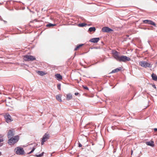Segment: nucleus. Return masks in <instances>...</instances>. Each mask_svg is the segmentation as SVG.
<instances>
[{
  "instance_id": "obj_32",
  "label": "nucleus",
  "mask_w": 157,
  "mask_h": 157,
  "mask_svg": "<svg viewBox=\"0 0 157 157\" xmlns=\"http://www.w3.org/2000/svg\"><path fill=\"white\" fill-rule=\"evenodd\" d=\"M153 87L154 88H156V86H155V85H153Z\"/></svg>"
},
{
  "instance_id": "obj_14",
  "label": "nucleus",
  "mask_w": 157,
  "mask_h": 157,
  "mask_svg": "<svg viewBox=\"0 0 157 157\" xmlns=\"http://www.w3.org/2000/svg\"><path fill=\"white\" fill-rule=\"evenodd\" d=\"M72 98V95L70 94H68L66 95V99L67 100H69Z\"/></svg>"
},
{
  "instance_id": "obj_17",
  "label": "nucleus",
  "mask_w": 157,
  "mask_h": 157,
  "mask_svg": "<svg viewBox=\"0 0 157 157\" xmlns=\"http://www.w3.org/2000/svg\"><path fill=\"white\" fill-rule=\"evenodd\" d=\"M151 77L153 80L155 81L157 80V76L155 74L153 73L151 75Z\"/></svg>"
},
{
  "instance_id": "obj_23",
  "label": "nucleus",
  "mask_w": 157,
  "mask_h": 157,
  "mask_svg": "<svg viewBox=\"0 0 157 157\" xmlns=\"http://www.w3.org/2000/svg\"><path fill=\"white\" fill-rule=\"evenodd\" d=\"M44 152H43L41 154H40L39 155H35V156L36 157H41L43 155Z\"/></svg>"
},
{
  "instance_id": "obj_26",
  "label": "nucleus",
  "mask_w": 157,
  "mask_h": 157,
  "mask_svg": "<svg viewBox=\"0 0 157 157\" xmlns=\"http://www.w3.org/2000/svg\"><path fill=\"white\" fill-rule=\"evenodd\" d=\"M57 88L59 90H61V84H58L57 85Z\"/></svg>"
},
{
  "instance_id": "obj_22",
  "label": "nucleus",
  "mask_w": 157,
  "mask_h": 157,
  "mask_svg": "<svg viewBox=\"0 0 157 157\" xmlns=\"http://www.w3.org/2000/svg\"><path fill=\"white\" fill-rule=\"evenodd\" d=\"M56 25V24H52V23H49L46 25V26L47 27H52V26H54Z\"/></svg>"
},
{
  "instance_id": "obj_16",
  "label": "nucleus",
  "mask_w": 157,
  "mask_h": 157,
  "mask_svg": "<svg viewBox=\"0 0 157 157\" xmlns=\"http://www.w3.org/2000/svg\"><path fill=\"white\" fill-rule=\"evenodd\" d=\"M146 144L152 147H153L154 146L153 142L152 141L147 142H146Z\"/></svg>"
},
{
  "instance_id": "obj_19",
  "label": "nucleus",
  "mask_w": 157,
  "mask_h": 157,
  "mask_svg": "<svg viewBox=\"0 0 157 157\" xmlns=\"http://www.w3.org/2000/svg\"><path fill=\"white\" fill-rule=\"evenodd\" d=\"M95 30L96 29L94 27H90L89 29V31L90 32H95Z\"/></svg>"
},
{
  "instance_id": "obj_27",
  "label": "nucleus",
  "mask_w": 157,
  "mask_h": 157,
  "mask_svg": "<svg viewBox=\"0 0 157 157\" xmlns=\"http://www.w3.org/2000/svg\"><path fill=\"white\" fill-rule=\"evenodd\" d=\"M35 150V148L34 147H33V149L32 150L28 153V154H30L31 153H32Z\"/></svg>"
},
{
  "instance_id": "obj_8",
  "label": "nucleus",
  "mask_w": 157,
  "mask_h": 157,
  "mask_svg": "<svg viewBox=\"0 0 157 157\" xmlns=\"http://www.w3.org/2000/svg\"><path fill=\"white\" fill-rule=\"evenodd\" d=\"M14 134V131L13 130H9L7 134L8 138H10L11 137H13Z\"/></svg>"
},
{
  "instance_id": "obj_34",
  "label": "nucleus",
  "mask_w": 157,
  "mask_h": 157,
  "mask_svg": "<svg viewBox=\"0 0 157 157\" xmlns=\"http://www.w3.org/2000/svg\"><path fill=\"white\" fill-rule=\"evenodd\" d=\"M155 64H157V60L156 62V63H155Z\"/></svg>"
},
{
  "instance_id": "obj_29",
  "label": "nucleus",
  "mask_w": 157,
  "mask_h": 157,
  "mask_svg": "<svg viewBox=\"0 0 157 157\" xmlns=\"http://www.w3.org/2000/svg\"><path fill=\"white\" fill-rule=\"evenodd\" d=\"M78 146H79V147H82V144H81L80 143H79L78 144Z\"/></svg>"
},
{
  "instance_id": "obj_6",
  "label": "nucleus",
  "mask_w": 157,
  "mask_h": 157,
  "mask_svg": "<svg viewBox=\"0 0 157 157\" xmlns=\"http://www.w3.org/2000/svg\"><path fill=\"white\" fill-rule=\"evenodd\" d=\"M49 134H48L46 133L43 136L42 140H41V144L43 145L44 143L49 138Z\"/></svg>"
},
{
  "instance_id": "obj_9",
  "label": "nucleus",
  "mask_w": 157,
  "mask_h": 157,
  "mask_svg": "<svg viewBox=\"0 0 157 157\" xmlns=\"http://www.w3.org/2000/svg\"><path fill=\"white\" fill-rule=\"evenodd\" d=\"M112 53L114 56V58L118 61L120 56H119L118 53L116 51H113L112 52Z\"/></svg>"
},
{
  "instance_id": "obj_33",
  "label": "nucleus",
  "mask_w": 157,
  "mask_h": 157,
  "mask_svg": "<svg viewBox=\"0 0 157 157\" xmlns=\"http://www.w3.org/2000/svg\"><path fill=\"white\" fill-rule=\"evenodd\" d=\"M1 152L0 151V156L1 155Z\"/></svg>"
},
{
  "instance_id": "obj_18",
  "label": "nucleus",
  "mask_w": 157,
  "mask_h": 157,
  "mask_svg": "<svg viewBox=\"0 0 157 157\" xmlns=\"http://www.w3.org/2000/svg\"><path fill=\"white\" fill-rule=\"evenodd\" d=\"M121 70V68H116L113 70L111 72V73H114L117 72Z\"/></svg>"
},
{
  "instance_id": "obj_11",
  "label": "nucleus",
  "mask_w": 157,
  "mask_h": 157,
  "mask_svg": "<svg viewBox=\"0 0 157 157\" xmlns=\"http://www.w3.org/2000/svg\"><path fill=\"white\" fill-rule=\"evenodd\" d=\"M102 31L103 32L109 33L113 31V30L107 27H103L102 29Z\"/></svg>"
},
{
  "instance_id": "obj_7",
  "label": "nucleus",
  "mask_w": 157,
  "mask_h": 157,
  "mask_svg": "<svg viewBox=\"0 0 157 157\" xmlns=\"http://www.w3.org/2000/svg\"><path fill=\"white\" fill-rule=\"evenodd\" d=\"M4 117L6 122L7 123L10 122L12 121L11 116L8 113L5 114L4 115Z\"/></svg>"
},
{
  "instance_id": "obj_15",
  "label": "nucleus",
  "mask_w": 157,
  "mask_h": 157,
  "mask_svg": "<svg viewBox=\"0 0 157 157\" xmlns=\"http://www.w3.org/2000/svg\"><path fill=\"white\" fill-rule=\"evenodd\" d=\"M55 77L58 79H61L62 78V76L59 74H57L55 75Z\"/></svg>"
},
{
  "instance_id": "obj_24",
  "label": "nucleus",
  "mask_w": 157,
  "mask_h": 157,
  "mask_svg": "<svg viewBox=\"0 0 157 157\" xmlns=\"http://www.w3.org/2000/svg\"><path fill=\"white\" fill-rule=\"evenodd\" d=\"M79 26L84 27L86 25V24L84 23H82L78 25Z\"/></svg>"
},
{
  "instance_id": "obj_4",
  "label": "nucleus",
  "mask_w": 157,
  "mask_h": 157,
  "mask_svg": "<svg viewBox=\"0 0 157 157\" xmlns=\"http://www.w3.org/2000/svg\"><path fill=\"white\" fill-rule=\"evenodd\" d=\"M130 60V59L126 56H122L120 57L118 61L120 62H126Z\"/></svg>"
},
{
  "instance_id": "obj_25",
  "label": "nucleus",
  "mask_w": 157,
  "mask_h": 157,
  "mask_svg": "<svg viewBox=\"0 0 157 157\" xmlns=\"http://www.w3.org/2000/svg\"><path fill=\"white\" fill-rule=\"evenodd\" d=\"M4 140L3 138L0 139V147L2 146L3 145V144L1 143L3 142Z\"/></svg>"
},
{
  "instance_id": "obj_30",
  "label": "nucleus",
  "mask_w": 157,
  "mask_h": 157,
  "mask_svg": "<svg viewBox=\"0 0 157 157\" xmlns=\"http://www.w3.org/2000/svg\"><path fill=\"white\" fill-rule=\"evenodd\" d=\"M78 93H75V94L76 95H78Z\"/></svg>"
},
{
  "instance_id": "obj_21",
  "label": "nucleus",
  "mask_w": 157,
  "mask_h": 157,
  "mask_svg": "<svg viewBox=\"0 0 157 157\" xmlns=\"http://www.w3.org/2000/svg\"><path fill=\"white\" fill-rule=\"evenodd\" d=\"M83 45V44H81L78 45L75 49V50H77L80 47L82 46Z\"/></svg>"
},
{
  "instance_id": "obj_2",
  "label": "nucleus",
  "mask_w": 157,
  "mask_h": 157,
  "mask_svg": "<svg viewBox=\"0 0 157 157\" xmlns=\"http://www.w3.org/2000/svg\"><path fill=\"white\" fill-rule=\"evenodd\" d=\"M14 151L16 154L19 155H24L25 153L23 149L19 147L15 148L14 150Z\"/></svg>"
},
{
  "instance_id": "obj_5",
  "label": "nucleus",
  "mask_w": 157,
  "mask_h": 157,
  "mask_svg": "<svg viewBox=\"0 0 157 157\" xmlns=\"http://www.w3.org/2000/svg\"><path fill=\"white\" fill-rule=\"evenodd\" d=\"M24 59L25 61H33L36 59L34 56L30 55H25L24 56Z\"/></svg>"
},
{
  "instance_id": "obj_3",
  "label": "nucleus",
  "mask_w": 157,
  "mask_h": 157,
  "mask_svg": "<svg viewBox=\"0 0 157 157\" xmlns=\"http://www.w3.org/2000/svg\"><path fill=\"white\" fill-rule=\"evenodd\" d=\"M139 64L142 67L144 68H147V67H151L150 63L144 61H142L140 62Z\"/></svg>"
},
{
  "instance_id": "obj_10",
  "label": "nucleus",
  "mask_w": 157,
  "mask_h": 157,
  "mask_svg": "<svg viewBox=\"0 0 157 157\" xmlns=\"http://www.w3.org/2000/svg\"><path fill=\"white\" fill-rule=\"evenodd\" d=\"M143 22L145 24H149L154 25V26H156V24L153 21L149 20H144L143 21Z\"/></svg>"
},
{
  "instance_id": "obj_28",
  "label": "nucleus",
  "mask_w": 157,
  "mask_h": 157,
  "mask_svg": "<svg viewBox=\"0 0 157 157\" xmlns=\"http://www.w3.org/2000/svg\"><path fill=\"white\" fill-rule=\"evenodd\" d=\"M82 87L84 89L87 90H88V88L87 87L85 86H82Z\"/></svg>"
},
{
  "instance_id": "obj_1",
  "label": "nucleus",
  "mask_w": 157,
  "mask_h": 157,
  "mask_svg": "<svg viewBox=\"0 0 157 157\" xmlns=\"http://www.w3.org/2000/svg\"><path fill=\"white\" fill-rule=\"evenodd\" d=\"M8 143L9 145H11L14 144L16 143L19 140V136H16L9 138Z\"/></svg>"
},
{
  "instance_id": "obj_31",
  "label": "nucleus",
  "mask_w": 157,
  "mask_h": 157,
  "mask_svg": "<svg viewBox=\"0 0 157 157\" xmlns=\"http://www.w3.org/2000/svg\"><path fill=\"white\" fill-rule=\"evenodd\" d=\"M154 130L155 131V132L157 131V128H155L154 129Z\"/></svg>"
},
{
  "instance_id": "obj_20",
  "label": "nucleus",
  "mask_w": 157,
  "mask_h": 157,
  "mask_svg": "<svg viewBox=\"0 0 157 157\" xmlns=\"http://www.w3.org/2000/svg\"><path fill=\"white\" fill-rule=\"evenodd\" d=\"M37 73L39 75L41 76H43L45 74L44 72L42 71H37Z\"/></svg>"
},
{
  "instance_id": "obj_12",
  "label": "nucleus",
  "mask_w": 157,
  "mask_h": 157,
  "mask_svg": "<svg viewBox=\"0 0 157 157\" xmlns=\"http://www.w3.org/2000/svg\"><path fill=\"white\" fill-rule=\"evenodd\" d=\"M100 39L99 38H94L91 39L89 41L94 43H97L99 40Z\"/></svg>"
},
{
  "instance_id": "obj_13",
  "label": "nucleus",
  "mask_w": 157,
  "mask_h": 157,
  "mask_svg": "<svg viewBox=\"0 0 157 157\" xmlns=\"http://www.w3.org/2000/svg\"><path fill=\"white\" fill-rule=\"evenodd\" d=\"M56 99L59 101H62L61 95L60 94L57 95L56 96Z\"/></svg>"
}]
</instances>
